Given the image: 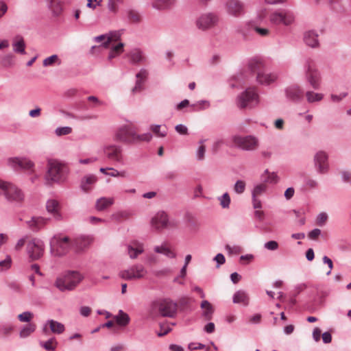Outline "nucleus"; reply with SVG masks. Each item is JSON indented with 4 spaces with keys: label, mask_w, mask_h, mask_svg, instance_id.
<instances>
[{
    "label": "nucleus",
    "mask_w": 351,
    "mask_h": 351,
    "mask_svg": "<svg viewBox=\"0 0 351 351\" xmlns=\"http://www.w3.org/2000/svg\"><path fill=\"white\" fill-rule=\"evenodd\" d=\"M83 276L77 271H69L60 275L54 285L60 291H72L79 285Z\"/></svg>",
    "instance_id": "obj_3"
},
{
    "label": "nucleus",
    "mask_w": 351,
    "mask_h": 351,
    "mask_svg": "<svg viewBox=\"0 0 351 351\" xmlns=\"http://www.w3.org/2000/svg\"><path fill=\"white\" fill-rule=\"evenodd\" d=\"M106 156L112 160L121 162L122 160V149L120 146L108 145L104 148Z\"/></svg>",
    "instance_id": "obj_16"
},
{
    "label": "nucleus",
    "mask_w": 351,
    "mask_h": 351,
    "mask_svg": "<svg viewBox=\"0 0 351 351\" xmlns=\"http://www.w3.org/2000/svg\"><path fill=\"white\" fill-rule=\"evenodd\" d=\"M318 35L313 31H308L304 34V40L305 43L311 47H316L319 45L317 40Z\"/></svg>",
    "instance_id": "obj_25"
},
{
    "label": "nucleus",
    "mask_w": 351,
    "mask_h": 351,
    "mask_svg": "<svg viewBox=\"0 0 351 351\" xmlns=\"http://www.w3.org/2000/svg\"><path fill=\"white\" fill-rule=\"evenodd\" d=\"M33 317V314L29 311L23 312L18 315V319L23 322H29Z\"/></svg>",
    "instance_id": "obj_47"
},
{
    "label": "nucleus",
    "mask_w": 351,
    "mask_h": 351,
    "mask_svg": "<svg viewBox=\"0 0 351 351\" xmlns=\"http://www.w3.org/2000/svg\"><path fill=\"white\" fill-rule=\"evenodd\" d=\"M264 245L269 250H276L278 248V243L276 241H269L265 243Z\"/></svg>",
    "instance_id": "obj_53"
},
{
    "label": "nucleus",
    "mask_w": 351,
    "mask_h": 351,
    "mask_svg": "<svg viewBox=\"0 0 351 351\" xmlns=\"http://www.w3.org/2000/svg\"><path fill=\"white\" fill-rule=\"evenodd\" d=\"M49 219L42 217H33L27 221L28 227L34 232H37L43 228L49 221Z\"/></svg>",
    "instance_id": "obj_20"
},
{
    "label": "nucleus",
    "mask_w": 351,
    "mask_h": 351,
    "mask_svg": "<svg viewBox=\"0 0 351 351\" xmlns=\"http://www.w3.org/2000/svg\"><path fill=\"white\" fill-rule=\"evenodd\" d=\"M206 148L204 145H202L199 147L197 151V156L198 160H202L204 158V154H205Z\"/></svg>",
    "instance_id": "obj_58"
},
{
    "label": "nucleus",
    "mask_w": 351,
    "mask_h": 351,
    "mask_svg": "<svg viewBox=\"0 0 351 351\" xmlns=\"http://www.w3.org/2000/svg\"><path fill=\"white\" fill-rule=\"evenodd\" d=\"M323 262L328 265L329 267V271L326 273L327 275H329L331 273L332 269L333 267V263L330 258H329L328 256H324L323 257Z\"/></svg>",
    "instance_id": "obj_62"
},
{
    "label": "nucleus",
    "mask_w": 351,
    "mask_h": 351,
    "mask_svg": "<svg viewBox=\"0 0 351 351\" xmlns=\"http://www.w3.org/2000/svg\"><path fill=\"white\" fill-rule=\"evenodd\" d=\"M93 242V238L89 236H80L73 241V246L77 252H80L88 247Z\"/></svg>",
    "instance_id": "obj_17"
},
{
    "label": "nucleus",
    "mask_w": 351,
    "mask_h": 351,
    "mask_svg": "<svg viewBox=\"0 0 351 351\" xmlns=\"http://www.w3.org/2000/svg\"><path fill=\"white\" fill-rule=\"evenodd\" d=\"M306 98L308 102L312 103L314 101H319L322 99L323 95L320 93H315L311 91H308L306 93Z\"/></svg>",
    "instance_id": "obj_41"
},
{
    "label": "nucleus",
    "mask_w": 351,
    "mask_h": 351,
    "mask_svg": "<svg viewBox=\"0 0 351 351\" xmlns=\"http://www.w3.org/2000/svg\"><path fill=\"white\" fill-rule=\"evenodd\" d=\"M146 274L147 271L142 265H134L128 269L120 271L119 276L125 280H134L144 278Z\"/></svg>",
    "instance_id": "obj_9"
},
{
    "label": "nucleus",
    "mask_w": 351,
    "mask_h": 351,
    "mask_svg": "<svg viewBox=\"0 0 351 351\" xmlns=\"http://www.w3.org/2000/svg\"><path fill=\"white\" fill-rule=\"evenodd\" d=\"M248 69L256 75L265 69V65L263 61L259 58H253L248 62Z\"/></svg>",
    "instance_id": "obj_21"
},
{
    "label": "nucleus",
    "mask_w": 351,
    "mask_h": 351,
    "mask_svg": "<svg viewBox=\"0 0 351 351\" xmlns=\"http://www.w3.org/2000/svg\"><path fill=\"white\" fill-rule=\"evenodd\" d=\"M55 63H57L58 64H61V60L59 59L58 55L56 54L45 58L43 62L44 66H52Z\"/></svg>",
    "instance_id": "obj_38"
},
{
    "label": "nucleus",
    "mask_w": 351,
    "mask_h": 351,
    "mask_svg": "<svg viewBox=\"0 0 351 351\" xmlns=\"http://www.w3.org/2000/svg\"><path fill=\"white\" fill-rule=\"evenodd\" d=\"M0 189L3 191L6 199L10 202L21 203L24 200V194L21 189L11 183L0 180Z\"/></svg>",
    "instance_id": "obj_5"
},
{
    "label": "nucleus",
    "mask_w": 351,
    "mask_h": 351,
    "mask_svg": "<svg viewBox=\"0 0 351 351\" xmlns=\"http://www.w3.org/2000/svg\"><path fill=\"white\" fill-rule=\"evenodd\" d=\"M80 313L83 317H88L91 313V308L89 306H82L80 309Z\"/></svg>",
    "instance_id": "obj_61"
},
{
    "label": "nucleus",
    "mask_w": 351,
    "mask_h": 351,
    "mask_svg": "<svg viewBox=\"0 0 351 351\" xmlns=\"http://www.w3.org/2000/svg\"><path fill=\"white\" fill-rule=\"evenodd\" d=\"M269 21L274 25L283 24L289 25L293 22L294 16L289 12H275L269 16Z\"/></svg>",
    "instance_id": "obj_12"
},
{
    "label": "nucleus",
    "mask_w": 351,
    "mask_h": 351,
    "mask_svg": "<svg viewBox=\"0 0 351 351\" xmlns=\"http://www.w3.org/2000/svg\"><path fill=\"white\" fill-rule=\"evenodd\" d=\"M167 215L163 211L158 212L152 219V226L158 230L167 227Z\"/></svg>",
    "instance_id": "obj_19"
},
{
    "label": "nucleus",
    "mask_w": 351,
    "mask_h": 351,
    "mask_svg": "<svg viewBox=\"0 0 351 351\" xmlns=\"http://www.w3.org/2000/svg\"><path fill=\"white\" fill-rule=\"evenodd\" d=\"M188 348L191 350H202V349H204L205 348V345L202 344L201 343H194V342H192V343H190L189 344Z\"/></svg>",
    "instance_id": "obj_57"
},
{
    "label": "nucleus",
    "mask_w": 351,
    "mask_h": 351,
    "mask_svg": "<svg viewBox=\"0 0 351 351\" xmlns=\"http://www.w3.org/2000/svg\"><path fill=\"white\" fill-rule=\"evenodd\" d=\"M114 204V199L112 197H101L96 202L95 208L101 211L110 207Z\"/></svg>",
    "instance_id": "obj_28"
},
{
    "label": "nucleus",
    "mask_w": 351,
    "mask_h": 351,
    "mask_svg": "<svg viewBox=\"0 0 351 351\" xmlns=\"http://www.w3.org/2000/svg\"><path fill=\"white\" fill-rule=\"evenodd\" d=\"M232 139L234 145L243 150L252 151L258 146V139L252 136H234Z\"/></svg>",
    "instance_id": "obj_8"
},
{
    "label": "nucleus",
    "mask_w": 351,
    "mask_h": 351,
    "mask_svg": "<svg viewBox=\"0 0 351 351\" xmlns=\"http://www.w3.org/2000/svg\"><path fill=\"white\" fill-rule=\"evenodd\" d=\"M161 125H151V130L155 134V135L160 138H163L167 135V130L165 128L164 130H161Z\"/></svg>",
    "instance_id": "obj_40"
},
{
    "label": "nucleus",
    "mask_w": 351,
    "mask_h": 351,
    "mask_svg": "<svg viewBox=\"0 0 351 351\" xmlns=\"http://www.w3.org/2000/svg\"><path fill=\"white\" fill-rule=\"evenodd\" d=\"M221 206L224 208H228L230 203V197L229 195L226 193L219 199Z\"/></svg>",
    "instance_id": "obj_48"
},
{
    "label": "nucleus",
    "mask_w": 351,
    "mask_h": 351,
    "mask_svg": "<svg viewBox=\"0 0 351 351\" xmlns=\"http://www.w3.org/2000/svg\"><path fill=\"white\" fill-rule=\"evenodd\" d=\"M328 219V215L325 213H319L317 217V224L322 226H323Z\"/></svg>",
    "instance_id": "obj_52"
},
{
    "label": "nucleus",
    "mask_w": 351,
    "mask_h": 351,
    "mask_svg": "<svg viewBox=\"0 0 351 351\" xmlns=\"http://www.w3.org/2000/svg\"><path fill=\"white\" fill-rule=\"evenodd\" d=\"M115 1L116 0H108V8L113 13H116L118 10V6Z\"/></svg>",
    "instance_id": "obj_55"
},
{
    "label": "nucleus",
    "mask_w": 351,
    "mask_h": 351,
    "mask_svg": "<svg viewBox=\"0 0 351 351\" xmlns=\"http://www.w3.org/2000/svg\"><path fill=\"white\" fill-rule=\"evenodd\" d=\"M201 308L204 309L203 315L206 319H210L214 312L210 303L207 300H204L201 303Z\"/></svg>",
    "instance_id": "obj_32"
},
{
    "label": "nucleus",
    "mask_w": 351,
    "mask_h": 351,
    "mask_svg": "<svg viewBox=\"0 0 351 351\" xmlns=\"http://www.w3.org/2000/svg\"><path fill=\"white\" fill-rule=\"evenodd\" d=\"M214 259L219 265H222L226 261L224 256L220 253L217 254Z\"/></svg>",
    "instance_id": "obj_64"
},
{
    "label": "nucleus",
    "mask_w": 351,
    "mask_h": 351,
    "mask_svg": "<svg viewBox=\"0 0 351 351\" xmlns=\"http://www.w3.org/2000/svg\"><path fill=\"white\" fill-rule=\"evenodd\" d=\"M249 302V298L247 294L242 291H238L236 292L233 296V302L234 303H240L243 305H247Z\"/></svg>",
    "instance_id": "obj_31"
},
{
    "label": "nucleus",
    "mask_w": 351,
    "mask_h": 351,
    "mask_svg": "<svg viewBox=\"0 0 351 351\" xmlns=\"http://www.w3.org/2000/svg\"><path fill=\"white\" fill-rule=\"evenodd\" d=\"M48 322L50 329L53 333L61 334L64 331L65 328L62 324L53 319L49 320Z\"/></svg>",
    "instance_id": "obj_34"
},
{
    "label": "nucleus",
    "mask_w": 351,
    "mask_h": 351,
    "mask_svg": "<svg viewBox=\"0 0 351 351\" xmlns=\"http://www.w3.org/2000/svg\"><path fill=\"white\" fill-rule=\"evenodd\" d=\"M117 323L122 326H127L130 322V317L128 315L123 311L120 310L118 315L115 317Z\"/></svg>",
    "instance_id": "obj_35"
},
{
    "label": "nucleus",
    "mask_w": 351,
    "mask_h": 351,
    "mask_svg": "<svg viewBox=\"0 0 351 351\" xmlns=\"http://www.w3.org/2000/svg\"><path fill=\"white\" fill-rule=\"evenodd\" d=\"M152 138L151 133L138 134L135 128L131 125H123L119 128L114 135V140L126 143H138L149 142Z\"/></svg>",
    "instance_id": "obj_2"
},
{
    "label": "nucleus",
    "mask_w": 351,
    "mask_h": 351,
    "mask_svg": "<svg viewBox=\"0 0 351 351\" xmlns=\"http://www.w3.org/2000/svg\"><path fill=\"white\" fill-rule=\"evenodd\" d=\"M72 132V128L69 126L58 128L55 130V133L57 136H60L63 135H67Z\"/></svg>",
    "instance_id": "obj_45"
},
{
    "label": "nucleus",
    "mask_w": 351,
    "mask_h": 351,
    "mask_svg": "<svg viewBox=\"0 0 351 351\" xmlns=\"http://www.w3.org/2000/svg\"><path fill=\"white\" fill-rule=\"evenodd\" d=\"M175 129H176V132L180 134L185 135V134H187V133H188L187 128L182 124L177 125L176 126Z\"/></svg>",
    "instance_id": "obj_59"
},
{
    "label": "nucleus",
    "mask_w": 351,
    "mask_h": 351,
    "mask_svg": "<svg viewBox=\"0 0 351 351\" xmlns=\"http://www.w3.org/2000/svg\"><path fill=\"white\" fill-rule=\"evenodd\" d=\"M315 164L318 167V171L321 173H324L328 170V156L324 152H319L315 156Z\"/></svg>",
    "instance_id": "obj_18"
},
{
    "label": "nucleus",
    "mask_w": 351,
    "mask_h": 351,
    "mask_svg": "<svg viewBox=\"0 0 351 351\" xmlns=\"http://www.w3.org/2000/svg\"><path fill=\"white\" fill-rule=\"evenodd\" d=\"M226 9L229 14L239 16L244 13V4L239 0H228Z\"/></svg>",
    "instance_id": "obj_14"
},
{
    "label": "nucleus",
    "mask_w": 351,
    "mask_h": 351,
    "mask_svg": "<svg viewBox=\"0 0 351 351\" xmlns=\"http://www.w3.org/2000/svg\"><path fill=\"white\" fill-rule=\"evenodd\" d=\"M97 181V178L94 175L85 176L81 182V189L84 191H88L91 189V185L94 184Z\"/></svg>",
    "instance_id": "obj_29"
},
{
    "label": "nucleus",
    "mask_w": 351,
    "mask_h": 351,
    "mask_svg": "<svg viewBox=\"0 0 351 351\" xmlns=\"http://www.w3.org/2000/svg\"><path fill=\"white\" fill-rule=\"evenodd\" d=\"M13 50L16 53H25V44L24 40L21 36H17L12 44Z\"/></svg>",
    "instance_id": "obj_30"
},
{
    "label": "nucleus",
    "mask_w": 351,
    "mask_h": 351,
    "mask_svg": "<svg viewBox=\"0 0 351 351\" xmlns=\"http://www.w3.org/2000/svg\"><path fill=\"white\" fill-rule=\"evenodd\" d=\"M130 217V213L127 211H119L111 215V219L115 221H121V219H128Z\"/></svg>",
    "instance_id": "obj_43"
},
{
    "label": "nucleus",
    "mask_w": 351,
    "mask_h": 351,
    "mask_svg": "<svg viewBox=\"0 0 351 351\" xmlns=\"http://www.w3.org/2000/svg\"><path fill=\"white\" fill-rule=\"evenodd\" d=\"M51 252L54 256H61L66 254L71 247L70 239L68 237L60 238L54 237L51 243Z\"/></svg>",
    "instance_id": "obj_7"
},
{
    "label": "nucleus",
    "mask_w": 351,
    "mask_h": 351,
    "mask_svg": "<svg viewBox=\"0 0 351 351\" xmlns=\"http://www.w3.org/2000/svg\"><path fill=\"white\" fill-rule=\"evenodd\" d=\"M120 36L121 34L119 32H110L107 36L106 41L102 44V46L104 48H107L109 44L111 43V41L119 40Z\"/></svg>",
    "instance_id": "obj_39"
},
{
    "label": "nucleus",
    "mask_w": 351,
    "mask_h": 351,
    "mask_svg": "<svg viewBox=\"0 0 351 351\" xmlns=\"http://www.w3.org/2000/svg\"><path fill=\"white\" fill-rule=\"evenodd\" d=\"M46 208L48 213L52 214L58 219H61V215L59 213L60 204L56 199H49L46 204Z\"/></svg>",
    "instance_id": "obj_22"
},
{
    "label": "nucleus",
    "mask_w": 351,
    "mask_h": 351,
    "mask_svg": "<svg viewBox=\"0 0 351 351\" xmlns=\"http://www.w3.org/2000/svg\"><path fill=\"white\" fill-rule=\"evenodd\" d=\"M8 161L9 165L16 170L17 167L25 170H31L34 167L33 162L25 158H10Z\"/></svg>",
    "instance_id": "obj_15"
},
{
    "label": "nucleus",
    "mask_w": 351,
    "mask_h": 351,
    "mask_svg": "<svg viewBox=\"0 0 351 351\" xmlns=\"http://www.w3.org/2000/svg\"><path fill=\"white\" fill-rule=\"evenodd\" d=\"M287 97L292 101H298L303 97V91L296 86L289 87L286 90Z\"/></svg>",
    "instance_id": "obj_24"
},
{
    "label": "nucleus",
    "mask_w": 351,
    "mask_h": 351,
    "mask_svg": "<svg viewBox=\"0 0 351 351\" xmlns=\"http://www.w3.org/2000/svg\"><path fill=\"white\" fill-rule=\"evenodd\" d=\"M277 78L276 75L266 72L265 69L256 76V80L261 84L268 85L274 82Z\"/></svg>",
    "instance_id": "obj_23"
},
{
    "label": "nucleus",
    "mask_w": 351,
    "mask_h": 351,
    "mask_svg": "<svg viewBox=\"0 0 351 351\" xmlns=\"http://www.w3.org/2000/svg\"><path fill=\"white\" fill-rule=\"evenodd\" d=\"M321 234V230L318 228H315L308 233V237L311 239H316Z\"/></svg>",
    "instance_id": "obj_60"
},
{
    "label": "nucleus",
    "mask_w": 351,
    "mask_h": 351,
    "mask_svg": "<svg viewBox=\"0 0 351 351\" xmlns=\"http://www.w3.org/2000/svg\"><path fill=\"white\" fill-rule=\"evenodd\" d=\"M266 186L263 184H258L256 186L252 191V196H257L265 192Z\"/></svg>",
    "instance_id": "obj_51"
},
{
    "label": "nucleus",
    "mask_w": 351,
    "mask_h": 351,
    "mask_svg": "<svg viewBox=\"0 0 351 351\" xmlns=\"http://www.w3.org/2000/svg\"><path fill=\"white\" fill-rule=\"evenodd\" d=\"M49 8L53 15L58 16L62 10V2L61 0H50Z\"/></svg>",
    "instance_id": "obj_33"
},
{
    "label": "nucleus",
    "mask_w": 351,
    "mask_h": 351,
    "mask_svg": "<svg viewBox=\"0 0 351 351\" xmlns=\"http://www.w3.org/2000/svg\"><path fill=\"white\" fill-rule=\"evenodd\" d=\"M128 15L130 21L132 23H138L141 21L140 14L134 10L128 11Z\"/></svg>",
    "instance_id": "obj_46"
},
{
    "label": "nucleus",
    "mask_w": 351,
    "mask_h": 351,
    "mask_svg": "<svg viewBox=\"0 0 351 351\" xmlns=\"http://www.w3.org/2000/svg\"><path fill=\"white\" fill-rule=\"evenodd\" d=\"M245 189V182L243 180H237L234 184V189L237 193H242Z\"/></svg>",
    "instance_id": "obj_49"
},
{
    "label": "nucleus",
    "mask_w": 351,
    "mask_h": 351,
    "mask_svg": "<svg viewBox=\"0 0 351 351\" xmlns=\"http://www.w3.org/2000/svg\"><path fill=\"white\" fill-rule=\"evenodd\" d=\"M323 342L324 343H329L332 341V336L329 332H325L322 335Z\"/></svg>",
    "instance_id": "obj_63"
},
{
    "label": "nucleus",
    "mask_w": 351,
    "mask_h": 351,
    "mask_svg": "<svg viewBox=\"0 0 351 351\" xmlns=\"http://www.w3.org/2000/svg\"><path fill=\"white\" fill-rule=\"evenodd\" d=\"M258 102V96L254 88H248L237 97V106L243 109L252 107Z\"/></svg>",
    "instance_id": "obj_6"
},
{
    "label": "nucleus",
    "mask_w": 351,
    "mask_h": 351,
    "mask_svg": "<svg viewBox=\"0 0 351 351\" xmlns=\"http://www.w3.org/2000/svg\"><path fill=\"white\" fill-rule=\"evenodd\" d=\"M13 56L11 54L6 55L1 60V64L5 66H8L12 64Z\"/></svg>",
    "instance_id": "obj_56"
},
{
    "label": "nucleus",
    "mask_w": 351,
    "mask_h": 351,
    "mask_svg": "<svg viewBox=\"0 0 351 351\" xmlns=\"http://www.w3.org/2000/svg\"><path fill=\"white\" fill-rule=\"evenodd\" d=\"M154 251L157 253L163 254L168 258H173L176 257V253L171 251L169 248L163 245L155 247Z\"/></svg>",
    "instance_id": "obj_37"
},
{
    "label": "nucleus",
    "mask_w": 351,
    "mask_h": 351,
    "mask_svg": "<svg viewBox=\"0 0 351 351\" xmlns=\"http://www.w3.org/2000/svg\"><path fill=\"white\" fill-rule=\"evenodd\" d=\"M148 73L147 70L144 69H141L140 71L136 74V77L137 78L136 85L132 88V92L136 93V91H139L142 89L143 83L146 79Z\"/></svg>",
    "instance_id": "obj_26"
},
{
    "label": "nucleus",
    "mask_w": 351,
    "mask_h": 351,
    "mask_svg": "<svg viewBox=\"0 0 351 351\" xmlns=\"http://www.w3.org/2000/svg\"><path fill=\"white\" fill-rule=\"evenodd\" d=\"M219 21L218 16L213 13L202 14L196 22L199 29L206 30L215 27Z\"/></svg>",
    "instance_id": "obj_13"
},
{
    "label": "nucleus",
    "mask_w": 351,
    "mask_h": 351,
    "mask_svg": "<svg viewBox=\"0 0 351 351\" xmlns=\"http://www.w3.org/2000/svg\"><path fill=\"white\" fill-rule=\"evenodd\" d=\"M306 66V77L307 81L314 89H318L319 87V74L315 62L311 60H308Z\"/></svg>",
    "instance_id": "obj_11"
},
{
    "label": "nucleus",
    "mask_w": 351,
    "mask_h": 351,
    "mask_svg": "<svg viewBox=\"0 0 351 351\" xmlns=\"http://www.w3.org/2000/svg\"><path fill=\"white\" fill-rule=\"evenodd\" d=\"M57 344L55 338H51L45 342H40V346L43 347L46 350L48 351H53L56 348V346L53 344Z\"/></svg>",
    "instance_id": "obj_42"
},
{
    "label": "nucleus",
    "mask_w": 351,
    "mask_h": 351,
    "mask_svg": "<svg viewBox=\"0 0 351 351\" xmlns=\"http://www.w3.org/2000/svg\"><path fill=\"white\" fill-rule=\"evenodd\" d=\"M11 257L10 256H7L5 260L0 261V267H5V269H9L11 267ZM2 269H0V271Z\"/></svg>",
    "instance_id": "obj_54"
},
{
    "label": "nucleus",
    "mask_w": 351,
    "mask_h": 351,
    "mask_svg": "<svg viewBox=\"0 0 351 351\" xmlns=\"http://www.w3.org/2000/svg\"><path fill=\"white\" fill-rule=\"evenodd\" d=\"M36 330V325L30 323L25 326L20 331L19 335L21 338H25L29 336Z\"/></svg>",
    "instance_id": "obj_36"
},
{
    "label": "nucleus",
    "mask_w": 351,
    "mask_h": 351,
    "mask_svg": "<svg viewBox=\"0 0 351 351\" xmlns=\"http://www.w3.org/2000/svg\"><path fill=\"white\" fill-rule=\"evenodd\" d=\"M128 250V254L131 258H136L138 254L143 253V249L141 246L137 248H134L132 246L129 245Z\"/></svg>",
    "instance_id": "obj_44"
},
{
    "label": "nucleus",
    "mask_w": 351,
    "mask_h": 351,
    "mask_svg": "<svg viewBox=\"0 0 351 351\" xmlns=\"http://www.w3.org/2000/svg\"><path fill=\"white\" fill-rule=\"evenodd\" d=\"M265 173L269 175L267 178H263L264 182L270 183H276L278 182V176L275 173H269L268 170H265Z\"/></svg>",
    "instance_id": "obj_50"
},
{
    "label": "nucleus",
    "mask_w": 351,
    "mask_h": 351,
    "mask_svg": "<svg viewBox=\"0 0 351 351\" xmlns=\"http://www.w3.org/2000/svg\"><path fill=\"white\" fill-rule=\"evenodd\" d=\"M126 56L130 59V62L132 64H137L145 60L142 52L138 49H133L127 53Z\"/></svg>",
    "instance_id": "obj_27"
},
{
    "label": "nucleus",
    "mask_w": 351,
    "mask_h": 351,
    "mask_svg": "<svg viewBox=\"0 0 351 351\" xmlns=\"http://www.w3.org/2000/svg\"><path fill=\"white\" fill-rule=\"evenodd\" d=\"M47 166L45 179L48 184L51 182H59L65 180L68 171L64 165L55 160H49Z\"/></svg>",
    "instance_id": "obj_4"
},
{
    "label": "nucleus",
    "mask_w": 351,
    "mask_h": 351,
    "mask_svg": "<svg viewBox=\"0 0 351 351\" xmlns=\"http://www.w3.org/2000/svg\"><path fill=\"white\" fill-rule=\"evenodd\" d=\"M178 304L169 298H159L151 302L149 314L152 317H173L176 314Z\"/></svg>",
    "instance_id": "obj_1"
},
{
    "label": "nucleus",
    "mask_w": 351,
    "mask_h": 351,
    "mask_svg": "<svg viewBox=\"0 0 351 351\" xmlns=\"http://www.w3.org/2000/svg\"><path fill=\"white\" fill-rule=\"evenodd\" d=\"M44 244L42 241L34 239L27 244V253L32 261L41 258L44 253Z\"/></svg>",
    "instance_id": "obj_10"
}]
</instances>
